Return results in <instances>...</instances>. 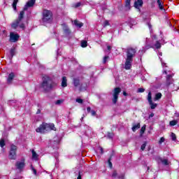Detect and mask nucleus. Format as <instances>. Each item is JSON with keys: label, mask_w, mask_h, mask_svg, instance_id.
I'll list each match as a JSON object with an SVG mask.
<instances>
[{"label": "nucleus", "mask_w": 179, "mask_h": 179, "mask_svg": "<svg viewBox=\"0 0 179 179\" xmlns=\"http://www.w3.org/2000/svg\"><path fill=\"white\" fill-rule=\"evenodd\" d=\"M54 81H52V79L51 77L43 75L42 76V82L40 84V88L43 89V92L45 93H48V92H51L52 89H54Z\"/></svg>", "instance_id": "nucleus-1"}, {"label": "nucleus", "mask_w": 179, "mask_h": 179, "mask_svg": "<svg viewBox=\"0 0 179 179\" xmlns=\"http://www.w3.org/2000/svg\"><path fill=\"white\" fill-rule=\"evenodd\" d=\"M126 54H127V57H126V62L124 63V69H126V71H129V69H131L132 66L134 57L136 54V49L134 48H129L127 49Z\"/></svg>", "instance_id": "nucleus-2"}, {"label": "nucleus", "mask_w": 179, "mask_h": 179, "mask_svg": "<svg viewBox=\"0 0 179 179\" xmlns=\"http://www.w3.org/2000/svg\"><path fill=\"white\" fill-rule=\"evenodd\" d=\"M50 131H57L55 124L54 123L43 122L40 126L36 129V132L38 134H45V132H50Z\"/></svg>", "instance_id": "nucleus-3"}, {"label": "nucleus", "mask_w": 179, "mask_h": 179, "mask_svg": "<svg viewBox=\"0 0 179 179\" xmlns=\"http://www.w3.org/2000/svg\"><path fill=\"white\" fill-rule=\"evenodd\" d=\"M52 16V11L45 9L43 10L42 13V22L43 23H52V20H54Z\"/></svg>", "instance_id": "nucleus-4"}, {"label": "nucleus", "mask_w": 179, "mask_h": 179, "mask_svg": "<svg viewBox=\"0 0 179 179\" xmlns=\"http://www.w3.org/2000/svg\"><path fill=\"white\" fill-rule=\"evenodd\" d=\"M17 150V146L15 145L14 144H12L10 147V152L8 155V159H10V160H16Z\"/></svg>", "instance_id": "nucleus-5"}, {"label": "nucleus", "mask_w": 179, "mask_h": 179, "mask_svg": "<svg viewBox=\"0 0 179 179\" xmlns=\"http://www.w3.org/2000/svg\"><path fill=\"white\" fill-rule=\"evenodd\" d=\"M120 93H121V88L120 87H115L113 90V98L112 99V101L113 104H117V102L118 101V96L120 95Z\"/></svg>", "instance_id": "nucleus-6"}, {"label": "nucleus", "mask_w": 179, "mask_h": 179, "mask_svg": "<svg viewBox=\"0 0 179 179\" xmlns=\"http://www.w3.org/2000/svg\"><path fill=\"white\" fill-rule=\"evenodd\" d=\"M147 100L150 106L151 110H155L157 107V103H153V100H152V92L150 91L148 92Z\"/></svg>", "instance_id": "nucleus-7"}, {"label": "nucleus", "mask_w": 179, "mask_h": 179, "mask_svg": "<svg viewBox=\"0 0 179 179\" xmlns=\"http://www.w3.org/2000/svg\"><path fill=\"white\" fill-rule=\"evenodd\" d=\"M62 26L64 34H65V36H69L71 33H72V31H71V29H69V27L65 23L62 24Z\"/></svg>", "instance_id": "nucleus-8"}, {"label": "nucleus", "mask_w": 179, "mask_h": 179, "mask_svg": "<svg viewBox=\"0 0 179 179\" xmlns=\"http://www.w3.org/2000/svg\"><path fill=\"white\" fill-rule=\"evenodd\" d=\"M19 34H14L13 32H10V41L11 43H16V41H19Z\"/></svg>", "instance_id": "nucleus-9"}, {"label": "nucleus", "mask_w": 179, "mask_h": 179, "mask_svg": "<svg viewBox=\"0 0 179 179\" xmlns=\"http://www.w3.org/2000/svg\"><path fill=\"white\" fill-rule=\"evenodd\" d=\"M24 166H26L24 159H22L21 162H17L15 164V166L17 167V170H23V169H24Z\"/></svg>", "instance_id": "nucleus-10"}, {"label": "nucleus", "mask_w": 179, "mask_h": 179, "mask_svg": "<svg viewBox=\"0 0 179 179\" xmlns=\"http://www.w3.org/2000/svg\"><path fill=\"white\" fill-rule=\"evenodd\" d=\"M16 55V48L13 47L10 49V56L8 57V59L12 61L13 57Z\"/></svg>", "instance_id": "nucleus-11"}, {"label": "nucleus", "mask_w": 179, "mask_h": 179, "mask_svg": "<svg viewBox=\"0 0 179 179\" xmlns=\"http://www.w3.org/2000/svg\"><path fill=\"white\" fill-rule=\"evenodd\" d=\"M166 86H170V85H173V82H174V80L173 79L172 75H167L166 77Z\"/></svg>", "instance_id": "nucleus-12"}, {"label": "nucleus", "mask_w": 179, "mask_h": 179, "mask_svg": "<svg viewBox=\"0 0 179 179\" xmlns=\"http://www.w3.org/2000/svg\"><path fill=\"white\" fill-rule=\"evenodd\" d=\"M19 24H20V21L19 20H15L12 24H11V27L14 30H16L17 27H19Z\"/></svg>", "instance_id": "nucleus-13"}, {"label": "nucleus", "mask_w": 179, "mask_h": 179, "mask_svg": "<svg viewBox=\"0 0 179 179\" xmlns=\"http://www.w3.org/2000/svg\"><path fill=\"white\" fill-rule=\"evenodd\" d=\"M140 6H143V0H137V1L134 2V8H136V9H139Z\"/></svg>", "instance_id": "nucleus-14"}, {"label": "nucleus", "mask_w": 179, "mask_h": 179, "mask_svg": "<svg viewBox=\"0 0 179 179\" xmlns=\"http://www.w3.org/2000/svg\"><path fill=\"white\" fill-rule=\"evenodd\" d=\"M68 86V80L66 76H63L62 79V87H66Z\"/></svg>", "instance_id": "nucleus-15"}, {"label": "nucleus", "mask_w": 179, "mask_h": 179, "mask_svg": "<svg viewBox=\"0 0 179 179\" xmlns=\"http://www.w3.org/2000/svg\"><path fill=\"white\" fill-rule=\"evenodd\" d=\"M157 3L160 10H164V6H163L164 3L162 1V0H157Z\"/></svg>", "instance_id": "nucleus-16"}, {"label": "nucleus", "mask_w": 179, "mask_h": 179, "mask_svg": "<svg viewBox=\"0 0 179 179\" xmlns=\"http://www.w3.org/2000/svg\"><path fill=\"white\" fill-rule=\"evenodd\" d=\"M14 78H15V73L11 72L8 75V78L7 79V81L8 83H10V82H12Z\"/></svg>", "instance_id": "nucleus-17"}, {"label": "nucleus", "mask_w": 179, "mask_h": 179, "mask_svg": "<svg viewBox=\"0 0 179 179\" xmlns=\"http://www.w3.org/2000/svg\"><path fill=\"white\" fill-rule=\"evenodd\" d=\"M73 82L75 87H78L80 85V80H79V78H73Z\"/></svg>", "instance_id": "nucleus-18"}, {"label": "nucleus", "mask_w": 179, "mask_h": 179, "mask_svg": "<svg viewBox=\"0 0 179 179\" xmlns=\"http://www.w3.org/2000/svg\"><path fill=\"white\" fill-rule=\"evenodd\" d=\"M140 128L141 123H138L137 124L133 125V127H131V130L133 131V132H136V131H138V129H139Z\"/></svg>", "instance_id": "nucleus-19"}, {"label": "nucleus", "mask_w": 179, "mask_h": 179, "mask_svg": "<svg viewBox=\"0 0 179 179\" xmlns=\"http://www.w3.org/2000/svg\"><path fill=\"white\" fill-rule=\"evenodd\" d=\"M24 17V10H22L20 11V15H18V17L17 20L21 22V20H23Z\"/></svg>", "instance_id": "nucleus-20"}, {"label": "nucleus", "mask_w": 179, "mask_h": 179, "mask_svg": "<svg viewBox=\"0 0 179 179\" xmlns=\"http://www.w3.org/2000/svg\"><path fill=\"white\" fill-rule=\"evenodd\" d=\"M74 24L76 27H79L80 29V27H83V23L80 22L78 20H74Z\"/></svg>", "instance_id": "nucleus-21"}, {"label": "nucleus", "mask_w": 179, "mask_h": 179, "mask_svg": "<svg viewBox=\"0 0 179 179\" xmlns=\"http://www.w3.org/2000/svg\"><path fill=\"white\" fill-rule=\"evenodd\" d=\"M145 131H146V124H144L141 130H140V136L142 137L143 136V134H145Z\"/></svg>", "instance_id": "nucleus-22"}, {"label": "nucleus", "mask_w": 179, "mask_h": 179, "mask_svg": "<svg viewBox=\"0 0 179 179\" xmlns=\"http://www.w3.org/2000/svg\"><path fill=\"white\" fill-rule=\"evenodd\" d=\"M31 152H32V159H34V160H38V155L37 154V152H36L34 150H32Z\"/></svg>", "instance_id": "nucleus-23"}, {"label": "nucleus", "mask_w": 179, "mask_h": 179, "mask_svg": "<svg viewBox=\"0 0 179 179\" xmlns=\"http://www.w3.org/2000/svg\"><path fill=\"white\" fill-rule=\"evenodd\" d=\"M34 3H36V0H30L27 3V6H29V8H32V6H34Z\"/></svg>", "instance_id": "nucleus-24"}, {"label": "nucleus", "mask_w": 179, "mask_h": 179, "mask_svg": "<svg viewBox=\"0 0 179 179\" xmlns=\"http://www.w3.org/2000/svg\"><path fill=\"white\" fill-rule=\"evenodd\" d=\"M17 2H19V0H13L12 6H13V8L14 9V10H16V9H17Z\"/></svg>", "instance_id": "nucleus-25"}, {"label": "nucleus", "mask_w": 179, "mask_h": 179, "mask_svg": "<svg viewBox=\"0 0 179 179\" xmlns=\"http://www.w3.org/2000/svg\"><path fill=\"white\" fill-rule=\"evenodd\" d=\"M162 93L158 92L155 94V97L154 98L155 101H157V100H160V99H162Z\"/></svg>", "instance_id": "nucleus-26"}, {"label": "nucleus", "mask_w": 179, "mask_h": 179, "mask_svg": "<svg viewBox=\"0 0 179 179\" xmlns=\"http://www.w3.org/2000/svg\"><path fill=\"white\" fill-rule=\"evenodd\" d=\"M177 124H178V120H171L169 122V125H171V127H174L175 125H177Z\"/></svg>", "instance_id": "nucleus-27"}, {"label": "nucleus", "mask_w": 179, "mask_h": 179, "mask_svg": "<svg viewBox=\"0 0 179 179\" xmlns=\"http://www.w3.org/2000/svg\"><path fill=\"white\" fill-rule=\"evenodd\" d=\"M125 8H128V9H131V0H126Z\"/></svg>", "instance_id": "nucleus-28"}, {"label": "nucleus", "mask_w": 179, "mask_h": 179, "mask_svg": "<svg viewBox=\"0 0 179 179\" xmlns=\"http://www.w3.org/2000/svg\"><path fill=\"white\" fill-rule=\"evenodd\" d=\"M111 159H113V155H111L110 156L109 159H108V163L110 169H113V163L111 162Z\"/></svg>", "instance_id": "nucleus-29"}, {"label": "nucleus", "mask_w": 179, "mask_h": 179, "mask_svg": "<svg viewBox=\"0 0 179 179\" xmlns=\"http://www.w3.org/2000/svg\"><path fill=\"white\" fill-rule=\"evenodd\" d=\"M81 47L83 48H86V47H87V41H81Z\"/></svg>", "instance_id": "nucleus-30"}, {"label": "nucleus", "mask_w": 179, "mask_h": 179, "mask_svg": "<svg viewBox=\"0 0 179 179\" xmlns=\"http://www.w3.org/2000/svg\"><path fill=\"white\" fill-rule=\"evenodd\" d=\"M155 45V48H157V50L162 48V43H160V42H159V41H156V43Z\"/></svg>", "instance_id": "nucleus-31"}, {"label": "nucleus", "mask_w": 179, "mask_h": 179, "mask_svg": "<svg viewBox=\"0 0 179 179\" xmlns=\"http://www.w3.org/2000/svg\"><path fill=\"white\" fill-rule=\"evenodd\" d=\"M6 143H5V139L1 138L0 140V146L1 148H3V146H5Z\"/></svg>", "instance_id": "nucleus-32"}, {"label": "nucleus", "mask_w": 179, "mask_h": 179, "mask_svg": "<svg viewBox=\"0 0 179 179\" xmlns=\"http://www.w3.org/2000/svg\"><path fill=\"white\" fill-rule=\"evenodd\" d=\"M148 144V143L146 141H145L141 147V150H145V149L146 148V145Z\"/></svg>", "instance_id": "nucleus-33"}, {"label": "nucleus", "mask_w": 179, "mask_h": 179, "mask_svg": "<svg viewBox=\"0 0 179 179\" xmlns=\"http://www.w3.org/2000/svg\"><path fill=\"white\" fill-rule=\"evenodd\" d=\"M107 26H110V24L108 20H106L103 22V27H107Z\"/></svg>", "instance_id": "nucleus-34"}, {"label": "nucleus", "mask_w": 179, "mask_h": 179, "mask_svg": "<svg viewBox=\"0 0 179 179\" xmlns=\"http://www.w3.org/2000/svg\"><path fill=\"white\" fill-rule=\"evenodd\" d=\"M108 138L109 139H113V138H114V133H110V132H108Z\"/></svg>", "instance_id": "nucleus-35"}, {"label": "nucleus", "mask_w": 179, "mask_h": 179, "mask_svg": "<svg viewBox=\"0 0 179 179\" xmlns=\"http://www.w3.org/2000/svg\"><path fill=\"white\" fill-rule=\"evenodd\" d=\"M171 136L172 138V141H177V136H176V134L171 133Z\"/></svg>", "instance_id": "nucleus-36"}, {"label": "nucleus", "mask_w": 179, "mask_h": 179, "mask_svg": "<svg viewBox=\"0 0 179 179\" xmlns=\"http://www.w3.org/2000/svg\"><path fill=\"white\" fill-rule=\"evenodd\" d=\"M117 176H118V173H117V171L115 170L113 171V172L112 173V178H115L117 177Z\"/></svg>", "instance_id": "nucleus-37"}, {"label": "nucleus", "mask_w": 179, "mask_h": 179, "mask_svg": "<svg viewBox=\"0 0 179 179\" xmlns=\"http://www.w3.org/2000/svg\"><path fill=\"white\" fill-rule=\"evenodd\" d=\"M31 168L32 171H34V176H37V170L36 169H34V167H33V165H31Z\"/></svg>", "instance_id": "nucleus-38"}, {"label": "nucleus", "mask_w": 179, "mask_h": 179, "mask_svg": "<svg viewBox=\"0 0 179 179\" xmlns=\"http://www.w3.org/2000/svg\"><path fill=\"white\" fill-rule=\"evenodd\" d=\"M76 101L77 103H79L80 104H82L83 103V99H82L80 98H78V99H76Z\"/></svg>", "instance_id": "nucleus-39"}, {"label": "nucleus", "mask_w": 179, "mask_h": 179, "mask_svg": "<svg viewBox=\"0 0 179 179\" xmlns=\"http://www.w3.org/2000/svg\"><path fill=\"white\" fill-rule=\"evenodd\" d=\"M155 3H156V1H155L150 3V6H151V8H152V9H153L154 8H156Z\"/></svg>", "instance_id": "nucleus-40"}, {"label": "nucleus", "mask_w": 179, "mask_h": 179, "mask_svg": "<svg viewBox=\"0 0 179 179\" xmlns=\"http://www.w3.org/2000/svg\"><path fill=\"white\" fill-rule=\"evenodd\" d=\"M19 26H20V29H22V30H24V29L26 28L24 23H21Z\"/></svg>", "instance_id": "nucleus-41"}, {"label": "nucleus", "mask_w": 179, "mask_h": 179, "mask_svg": "<svg viewBox=\"0 0 179 179\" xmlns=\"http://www.w3.org/2000/svg\"><path fill=\"white\" fill-rule=\"evenodd\" d=\"M162 163H163V164H164L165 166H169V160H167V159H164V160H162Z\"/></svg>", "instance_id": "nucleus-42"}, {"label": "nucleus", "mask_w": 179, "mask_h": 179, "mask_svg": "<svg viewBox=\"0 0 179 179\" xmlns=\"http://www.w3.org/2000/svg\"><path fill=\"white\" fill-rule=\"evenodd\" d=\"M164 141H165L164 137H162V138L159 139V145H162V144L163 143V142H164Z\"/></svg>", "instance_id": "nucleus-43"}, {"label": "nucleus", "mask_w": 179, "mask_h": 179, "mask_svg": "<svg viewBox=\"0 0 179 179\" xmlns=\"http://www.w3.org/2000/svg\"><path fill=\"white\" fill-rule=\"evenodd\" d=\"M119 179H124L125 178V173H122L118 176Z\"/></svg>", "instance_id": "nucleus-44"}, {"label": "nucleus", "mask_w": 179, "mask_h": 179, "mask_svg": "<svg viewBox=\"0 0 179 179\" xmlns=\"http://www.w3.org/2000/svg\"><path fill=\"white\" fill-rule=\"evenodd\" d=\"M108 58H110V57L108 56H105L103 57V64H106L107 62V59H108Z\"/></svg>", "instance_id": "nucleus-45"}, {"label": "nucleus", "mask_w": 179, "mask_h": 179, "mask_svg": "<svg viewBox=\"0 0 179 179\" xmlns=\"http://www.w3.org/2000/svg\"><path fill=\"white\" fill-rule=\"evenodd\" d=\"M143 92H145V88H138V93H143Z\"/></svg>", "instance_id": "nucleus-46"}, {"label": "nucleus", "mask_w": 179, "mask_h": 179, "mask_svg": "<svg viewBox=\"0 0 179 179\" xmlns=\"http://www.w3.org/2000/svg\"><path fill=\"white\" fill-rule=\"evenodd\" d=\"M91 115L94 117L95 115H97V113H96V110H91Z\"/></svg>", "instance_id": "nucleus-47"}, {"label": "nucleus", "mask_w": 179, "mask_h": 179, "mask_svg": "<svg viewBox=\"0 0 179 179\" xmlns=\"http://www.w3.org/2000/svg\"><path fill=\"white\" fill-rule=\"evenodd\" d=\"M82 5V3L80 2L76 3L74 6V8H79V6H80Z\"/></svg>", "instance_id": "nucleus-48"}, {"label": "nucleus", "mask_w": 179, "mask_h": 179, "mask_svg": "<svg viewBox=\"0 0 179 179\" xmlns=\"http://www.w3.org/2000/svg\"><path fill=\"white\" fill-rule=\"evenodd\" d=\"M29 8H30L29 6H27V4H26L24 6V8L22 10L26 11L27 10V9H29Z\"/></svg>", "instance_id": "nucleus-49"}, {"label": "nucleus", "mask_w": 179, "mask_h": 179, "mask_svg": "<svg viewBox=\"0 0 179 179\" xmlns=\"http://www.w3.org/2000/svg\"><path fill=\"white\" fill-rule=\"evenodd\" d=\"M77 179H82V172L81 171L78 172V176Z\"/></svg>", "instance_id": "nucleus-50"}, {"label": "nucleus", "mask_w": 179, "mask_h": 179, "mask_svg": "<svg viewBox=\"0 0 179 179\" xmlns=\"http://www.w3.org/2000/svg\"><path fill=\"white\" fill-rule=\"evenodd\" d=\"M61 103H62V100L59 99V100H57V101L55 102V104L59 105V104H61Z\"/></svg>", "instance_id": "nucleus-51"}, {"label": "nucleus", "mask_w": 179, "mask_h": 179, "mask_svg": "<svg viewBox=\"0 0 179 179\" xmlns=\"http://www.w3.org/2000/svg\"><path fill=\"white\" fill-rule=\"evenodd\" d=\"M87 113H92V108H90V106H88L87 108Z\"/></svg>", "instance_id": "nucleus-52"}, {"label": "nucleus", "mask_w": 179, "mask_h": 179, "mask_svg": "<svg viewBox=\"0 0 179 179\" xmlns=\"http://www.w3.org/2000/svg\"><path fill=\"white\" fill-rule=\"evenodd\" d=\"M153 117H155V113H152L150 115H149V118H153Z\"/></svg>", "instance_id": "nucleus-53"}, {"label": "nucleus", "mask_w": 179, "mask_h": 179, "mask_svg": "<svg viewBox=\"0 0 179 179\" xmlns=\"http://www.w3.org/2000/svg\"><path fill=\"white\" fill-rule=\"evenodd\" d=\"M100 150H101V155H103L104 153V150L103 149V148H100Z\"/></svg>", "instance_id": "nucleus-54"}, {"label": "nucleus", "mask_w": 179, "mask_h": 179, "mask_svg": "<svg viewBox=\"0 0 179 179\" xmlns=\"http://www.w3.org/2000/svg\"><path fill=\"white\" fill-rule=\"evenodd\" d=\"M36 114H41V109H38Z\"/></svg>", "instance_id": "nucleus-55"}, {"label": "nucleus", "mask_w": 179, "mask_h": 179, "mask_svg": "<svg viewBox=\"0 0 179 179\" xmlns=\"http://www.w3.org/2000/svg\"><path fill=\"white\" fill-rule=\"evenodd\" d=\"M107 50H108V51H111V46L108 45L107 46Z\"/></svg>", "instance_id": "nucleus-56"}, {"label": "nucleus", "mask_w": 179, "mask_h": 179, "mask_svg": "<svg viewBox=\"0 0 179 179\" xmlns=\"http://www.w3.org/2000/svg\"><path fill=\"white\" fill-rule=\"evenodd\" d=\"M123 95L124 96H128V93H127V92L124 91L123 92Z\"/></svg>", "instance_id": "nucleus-57"}, {"label": "nucleus", "mask_w": 179, "mask_h": 179, "mask_svg": "<svg viewBox=\"0 0 179 179\" xmlns=\"http://www.w3.org/2000/svg\"><path fill=\"white\" fill-rule=\"evenodd\" d=\"M164 74H165V75H167V71H164Z\"/></svg>", "instance_id": "nucleus-58"}, {"label": "nucleus", "mask_w": 179, "mask_h": 179, "mask_svg": "<svg viewBox=\"0 0 179 179\" xmlns=\"http://www.w3.org/2000/svg\"><path fill=\"white\" fill-rule=\"evenodd\" d=\"M39 106H40V105H39V104H38V107H39Z\"/></svg>", "instance_id": "nucleus-59"}, {"label": "nucleus", "mask_w": 179, "mask_h": 179, "mask_svg": "<svg viewBox=\"0 0 179 179\" xmlns=\"http://www.w3.org/2000/svg\"><path fill=\"white\" fill-rule=\"evenodd\" d=\"M14 179H16V178H14Z\"/></svg>", "instance_id": "nucleus-60"}]
</instances>
